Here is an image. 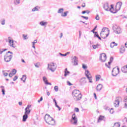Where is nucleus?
I'll use <instances>...</instances> for the list:
<instances>
[{"label": "nucleus", "mask_w": 127, "mask_h": 127, "mask_svg": "<svg viewBox=\"0 0 127 127\" xmlns=\"http://www.w3.org/2000/svg\"><path fill=\"white\" fill-rule=\"evenodd\" d=\"M72 96L75 101H80L82 99V94L80 93L79 90H74L72 92Z\"/></svg>", "instance_id": "f257e3e1"}, {"label": "nucleus", "mask_w": 127, "mask_h": 127, "mask_svg": "<svg viewBox=\"0 0 127 127\" xmlns=\"http://www.w3.org/2000/svg\"><path fill=\"white\" fill-rule=\"evenodd\" d=\"M45 121L47 124L51 125V126H54L55 125V120L48 114L45 115Z\"/></svg>", "instance_id": "f03ea898"}, {"label": "nucleus", "mask_w": 127, "mask_h": 127, "mask_svg": "<svg viewBox=\"0 0 127 127\" xmlns=\"http://www.w3.org/2000/svg\"><path fill=\"white\" fill-rule=\"evenodd\" d=\"M109 34H110V31L107 28H103L100 33L101 37L104 39L109 36Z\"/></svg>", "instance_id": "7ed1b4c3"}, {"label": "nucleus", "mask_w": 127, "mask_h": 127, "mask_svg": "<svg viewBox=\"0 0 127 127\" xmlns=\"http://www.w3.org/2000/svg\"><path fill=\"white\" fill-rule=\"evenodd\" d=\"M56 68H57V65H56V64L51 63L48 64L47 69L48 70H50V71H51V72H55Z\"/></svg>", "instance_id": "20e7f679"}, {"label": "nucleus", "mask_w": 127, "mask_h": 127, "mask_svg": "<svg viewBox=\"0 0 127 127\" xmlns=\"http://www.w3.org/2000/svg\"><path fill=\"white\" fill-rule=\"evenodd\" d=\"M104 8L106 11H113L114 6L113 5H109L108 3L104 4Z\"/></svg>", "instance_id": "39448f33"}, {"label": "nucleus", "mask_w": 127, "mask_h": 127, "mask_svg": "<svg viewBox=\"0 0 127 127\" xmlns=\"http://www.w3.org/2000/svg\"><path fill=\"white\" fill-rule=\"evenodd\" d=\"M119 73H120V68L118 67H115L113 68L112 71V76H113L114 77H116V76H117Z\"/></svg>", "instance_id": "423d86ee"}, {"label": "nucleus", "mask_w": 127, "mask_h": 127, "mask_svg": "<svg viewBox=\"0 0 127 127\" xmlns=\"http://www.w3.org/2000/svg\"><path fill=\"white\" fill-rule=\"evenodd\" d=\"M114 32L117 34H120L122 33V29L117 25L114 26L113 27Z\"/></svg>", "instance_id": "0eeeda50"}, {"label": "nucleus", "mask_w": 127, "mask_h": 127, "mask_svg": "<svg viewBox=\"0 0 127 127\" xmlns=\"http://www.w3.org/2000/svg\"><path fill=\"white\" fill-rule=\"evenodd\" d=\"M85 74L86 76L87 79H88L89 83H93V81H92V75H91L90 71H89V70H86L85 72Z\"/></svg>", "instance_id": "6e6552de"}, {"label": "nucleus", "mask_w": 127, "mask_h": 127, "mask_svg": "<svg viewBox=\"0 0 127 127\" xmlns=\"http://www.w3.org/2000/svg\"><path fill=\"white\" fill-rule=\"evenodd\" d=\"M12 59V55L9 54H6V55L4 56V60L5 61V62H10Z\"/></svg>", "instance_id": "1a4fd4ad"}, {"label": "nucleus", "mask_w": 127, "mask_h": 127, "mask_svg": "<svg viewBox=\"0 0 127 127\" xmlns=\"http://www.w3.org/2000/svg\"><path fill=\"white\" fill-rule=\"evenodd\" d=\"M122 101V97H119L116 98L115 101L114 102V105L116 108H118L120 106V102Z\"/></svg>", "instance_id": "9d476101"}, {"label": "nucleus", "mask_w": 127, "mask_h": 127, "mask_svg": "<svg viewBox=\"0 0 127 127\" xmlns=\"http://www.w3.org/2000/svg\"><path fill=\"white\" fill-rule=\"evenodd\" d=\"M100 60L101 62H106L107 60V55L105 53H102L100 56Z\"/></svg>", "instance_id": "9b49d317"}, {"label": "nucleus", "mask_w": 127, "mask_h": 127, "mask_svg": "<svg viewBox=\"0 0 127 127\" xmlns=\"http://www.w3.org/2000/svg\"><path fill=\"white\" fill-rule=\"evenodd\" d=\"M122 5H123V2L121 1L117 2L115 7L116 11H119L121 9Z\"/></svg>", "instance_id": "f8f14e48"}, {"label": "nucleus", "mask_w": 127, "mask_h": 127, "mask_svg": "<svg viewBox=\"0 0 127 127\" xmlns=\"http://www.w3.org/2000/svg\"><path fill=\"white\" fill-rule=\"evenodd\" d=\"M73 123H72L73 125H76L77 123H78V119H77V117H76V114L74 113L72 116V119H71V123L73 122Z\"/></svg>", "instance_id": "ddd939ff"}, {"label": "nucleus", "mask_w": 127, "mask_h": 127, "mask_svg": "<svg viewBox=\"0 0 127 127\" xmlns=\"http://www.w3.org/2000/svg\"><path fill=\"white\" fill-rule=\"evenodd\" d=\"M9 45L10 47H12L13 48H15V46L13 44V40H11V38L9 37L8 38Z\"/></svg>", "instance_id": "4468645a"}, {"label": "nucleus", "mask_w": 127, "mask_h": 127, "mask_svg": "<svg viewBox=\"0 0 127 127\" xmlns=\"http://www.w3.org/2000/svg\"><path fill=\"white\" fill-rule=\"evenodd\" d=\"M114 60V58L111 57L110 59V62H108V64H105V65L107 68H111V63L113 62V61Z\"/></svg>", "instance_id": "2eb2a0df"}, {"label": "nucleus", "mask_w": 127, "mask_h": 127, "mask_svg": "<svg viewBox=\"0 0 127 127\" xmlns=\"http://www.w3.org/2000/svg\"><path fill=\"white\" fill-rule=\"evenodd\" d=\"M72 61L74 63V65H78V58L76 56L72 57Z\"/></svg>", "instance_id": "dca6fc26"}, {"label": "nucleus", "mask_w": 127, "mask_h": 127, "mask_svg": "<svg viewBox=\"0 0 127 127\" xmlns=\"http://www.w3.org/2000/svg\"><path fill=\"white\" fill-rule=\"evenodd\" d=\"M103 89V84H99L96 87V90L97 92H100Z\"/></svg>", "instance_id": "f3484780"}, {"label": "nucleus", "mask_w": 127, "mask_h": 127, "mask_svg": "<svg viewBox=\"0 0 127 127\" xmlns=\"http://www.w3.org/2000/svg\"><path fill=\"white\" fill-rule=\"evenodd\" d=\"M80 82L82 85L86 84V83H87V80H86V77L82 78L80 80Z\"/></svg>", "instance_id": "a211bd4d"}, {"label": "nucleus", "mask_w": 127, "mask_h": 127, "mask_svg": "<svg viewBox=\"0 0 127 127\" xmlns=\"http://www.w3.org/2000/svg\"><path fill=\"white\" fill-rule=\"evenodd\" d=\"M121 70L123 72V73H127V64L122 67Z\"/></svg>", "instance_id": "6ab92c4d"}, {"label": "nucleus", "mask_w": 127, "mask_h": 127, "mask_svg": "<svg viewBox=\"0 0 127 127\" xmlns=\"http://www.w3.org/2000/svg\"><path fill=\"white\" fill-rule=\"evenodd\" d=\"M126 51V49L125 48V47L121 46V47L120 49V53H121V54H123V53H125V52Z\"/></svg>", "instance_id": "aec40b11"}, {"label": "nucleus", "mask_w": 127, "mask_h": 127, "mask_svg": "<svg viewBox=\"0 0 127 127\" xmlns=\"http://www.w3.org/2000/svg\"><path fill=\"white\" fill-rule=\"evenodd\" d=\"M69 74H70V71H68V69L66 68L64 70V77H67V76H68V75H69Z\"/></svg>", "instance_id": "412c9836"}, {"label": "nucleus", "mask_w": 127, "mask_h": 127, "mask_svg": "<svg viewBox=\"0 0 127 127\" xmlns=\"http://www.w3.org/2000/svg\"><path fill=\"white\" fill-rule=\"evenodd\" d=\"M115 46H118V44L116 43V42H113L110 44V47L111 48H114Z\"/></svg>", "instance_id": "4be33fe9"}, {"label": "nucleus", "mask_w": 127, "mask_h": 127, "mask_svg": "<svg viewBox=\"0 0 127 127\" xmlns=\"http://www.w3.org/2000/svg\"><path fill=\"white\" fill-rule=\"evenodd\" d=\"M28 118V115L27 114H25L23 116V122H26V120H27V118Z\"/></svg>", "instance_id": "5701e85b"}, {"label": "nucleus", "mask_w": 127, "mask_h": 127, "mask_svg": "<svg viewBox=\"0 0 127 127\" xmlns=\"http://www.w3.org/2000/svg\"><path fill=\"white\" fill-rule=\"evenodd\" d=\"M31 110L30 109H27L25 108V115H29L30 114Z\"/></svg>", "instance_id": "b1692460"}, {"label": "nucleus", "mask_w": 127, "mask_h": 127, "mask_svg": "<svg viewBox=\"0 0 127 127\" xmlns=\"http://www.w3.org/2000/svg\"><path fill=\"white\" fill-rule=\"evenodd\" d=\"M21 80L23 81V83H25V80H26V75H23L22 77L21 78Z\"/></svg>", "instance_id": "393cba45"}, {"label": "nucleus", "mask_w": 127, "mask_h": 127, "mask_svg": "<svg viewBox=\"0 0 127 127\" xmlns=\"http://www.w3.org/2000/svg\"><path fill=\"white\" fill-rule=\"evenodd\" d=\"M40 25H41V26H44V25H47V22L41 21L40 22Z\"/></svg>", "instance_id": "a878e982"}, {"label": "nucleus", "mask_w": 127, "mask_h": 127, "mask_svg": "<svg viewBox=\"0 0 127 127\" xmlns=\"http://www.w3.org/2000/svg\"><path fill=\"white\" fill-rule=\"evenodd\" d=\"M43 80L45 84H46V85L48 83V80H47V78H46V77L44 76L43 77Z\"/></svg>", "instance_id": "bb28decb"}, {"label": "nucleus", "mask_w": 127, "mask_h": 127, "mask_svg": "<svg viewBox=\"0 0 127 127\" xmlns=\"http://www.w3.org/2000/svg\"><path fill=\"white\" fill-rule=\"evenodd\" d=\"M100 46H101V45L99 44L92 45V47H93V49H97V48H99V47H100Z\"/></svg>", "instance_id": "cd10ccee"}, {"label": "nucleus", "mask_w": 127, "mask_h": 127, "mask_svg": "<svg viewBox=\"0 0 127 127\" xmlns=\"http://www.w3.org/2000/svg\"><path fill=\"white\" fill-rule=\"evenodd\" d=\"M68 12H68V11H66L64 13H62L61 16L64 17H65V16H67V13H68Z\"/></svg>", "instance_id": "c85d7f7f"}, {"label": "nucleus", "mask_w": 127, "mask_h": 127, "mask_svg": "<svg viewBox=\"0 0 127 127\" xmlns=\"http://www.w3.org/2000/svg\"><path fill=\"white\" fill-rule=\"evenodd\" d=\"M64 11V9L63 8H60L58 11V13H63V12Z\"/></svg>", "instance_id": "c756f323"}, {"label": "nucleus", "mask_w": 127, "mask_h": 127, "mask_svg": "<svg viewBox=\"0 0 127 127\" xmlns=\"http://www.w3.org/2000/svg\"><path fill=\"white\" fill-rule=\"evenodd\" d=\"M14 2L15 4H19V3H20V0H14Z\"/></svg>", "instance_id": "7c9ffc66"}, {"label": "nucleus", "mask_w": 127, "mask_h": 127, "mask_svg": "<svg viewBox=\"0 0 127 127\" xmlns=\"http://www.w3.org/2000/svg\"><path fill=\"white\" fill-rule=\"evenodd\" d=\"M2 72L3 75V76H4V77H6L8 75V73H7V72H5V70H2Z\"/></svg>", "instance_id": "2f4dec72"}, {"label": "nucleus", "mask_w": 127, "mask_h": 127, "mask_svg": "<svg viewBox=\"0 0 127 127\" xmlns=\"http://www.w3.org/2000/svg\"><path fill=\"white\" fill-rule=\"evenodd\" d=\"M101 79V75H96V81H99Z\"/></svg>", "instance_id": "473e14b6"}, {"label": "nucleus", "mask_w": 127, "mask_h": 127, "mask_svg": "<svg viewBox=\"0 0 127 127\" xmlns=\"http://www.w3.org/2000/svg\"><path fill=\"white\" fill-rule=\"evenodd\" d=\"M54 90L55 92H58V91H59V88L58 87V86H55L54 87Z\"/></svg>", "instance_id": "72a5a7b5"}, {"label": "nucleus", "mask_w": 127, "mask_h": 127, "mask_svg": "<svg viewBox=\"0 0 127 127\" xmlns=\"http://www.w3.org/2000/svg\"><path fill=\"white\" fill-rule=\"evenodd\" d=\"M23 38H24V39L25 40H26L27 39H28V37H27V35H23Z\"/></svg>", "instance_id": "f704fd0d"}, {"label": "nucleus", "mask_w": 127, "mask_h": 127, "mask_svg": "<svg viewBox=\"0 0 127 127\" xmlns=\"http://www.w3.org/2000/svg\"><path fill=\"white\" fill-rule=\"evenodd\" d=\"M38 10V8H37V6L35 7L32 10V11H37Z\"/></svg>", "instance_id": "c9c22d12"}, {"label": "nucleus", "mask_w": 127, "mask_h": 127, "mask_svg": "<svg viewBox=\"0 0 127 127\" xmlns=\"http://www.w3.org/2000/svg\"><path fill=\"white\" fill-rule=\"evenodd\" d=\"M1 24H2V25H4L5 24V20L4 19H2L1 22Z\"/></svg>", "instance_id": "e433bc0d"}, {"label": "nucleus", "mask_w": 127, "mask_h": 127, "mask_svg": "<svg viewBox=\"0 0 127 127\" xmlns=\"http://www.w3.org/2000/svg\"><path fill=\"white\" fill-rule=\"evenodd\" d=\"M105 119V117L104 116H100L99 118V121H103V120H104Z\"/></svg>", "instance_id": "4c0bfd02"}, {"label": "nucleus", "mask_w": 127, "mask_h": 127, "mask_svg": "<svg viewBox=\"0 0 127 127\" xmlns=\"http://www.w3.org/2000/svg\"><path fill=\"white\" fill-rule=\"evenodd\" d=\"M12 73H13V75H15V74H16V69H13L12 71Z\"/></svg>", "instance_id": "58836bf2"}, {"label": "nucleus", "mask_w": 127, "mask_h": 127, "mask_svg": "<svg viewBox=\"0 0 127 127\" xmlns=\"http://www.w3.org/2000/svg\"><path fill=\"white\" fill-rule=\"evenodd\" d=\"M95 19H96V20H100V17L99 16V14L96 15V16L95 17Z\"/></svg>", "instance_id": "ea45409f"}, {"label": "nucleus", "mask_w": 127, "mask_h": 127, "mask_svg": "<svg viewBox=\"0 0 127 127\" xmlns=\"http://www.w3.org/2000/svg\"><path fill=\"white\" fill-rule=\"evenodd\" d=\"M7 49H2L1 50H0V54H2V52H4V51H6Z\"/></svg>", "instance_id": "a19ab883"}, {"label": "nucleus", "mask_w": 127, "mask_h": 127, "mask_svg": "<svg viewBox=\"0 0 127 127\" xmlns=\"http://www.w3.org/2000/svg\"><path fill=\"white\" fill-rule=\"evenodd\" d=\"M35 43L34 42H32V47L35 49Z\"/></svg>", "instance_id": "79ce46f5"}, {"label": "nucleus", "mask_w": 127, "mask_h": 127, "mask_svg": "<svg viewBox=\"0 0 127 127\" xmlns=\"http://www.w3.org/2000/svg\"><path fill=\"white\" fill-rule=\"evenodd\" d=\"M95 37H99V35L98 34V32H95L94 34Z\"/></svg>", "instance_id": "37998d69"}, {"label": "nucleus", "mask_w": 127, "mask_h": 127, "mask_svg": "<svg viewBox=\"0 0 127 127\" xmlns=\"http://www.w3.org/2000/svg\"><path fill=\"white\" fill-rule=\"evenodd\" d=\"M81 17H82V18H84V19H86V20H88L89 18L88 17L84 16H81Z\"/></svg>", "instance_id": "c03bdc74"}, {"label": "nucleus", "mask_w": 127, "mask_h": 127, "mask_svg": "<svg viewBox=\"0 0 127 127\" xmlns=\"http://www.w3.org/2000/svg\"><path fill=\"white\" fill-rule=\"evenodd\" d=\"M110 114H113L114 113V109L111 108L110 111Z\"/></svg>", "instance_id": "a18cd8bd"}, {"label": "nucleus", "mask_w": 127, "mask_h": 127, "mask_svg": "<svg viewBox=\"0 0 127 127\" xmlns=\"http://www.w3.org/2000/svg\"><path fill=\"white\" fill-rule=\"evenodd\" d=\"M111 12H112V13H117L118 11H116V9L115 10L114 9V8H113V9H112V11H111Z\"/></svg>", "instance_id": "49530a36"}, {"label": "nucleus", "mask_w": 127, "mask_h": 127, "mask_svg": "<svg viewBox=\"0 0 127 127\" xmlns=\"http://www.w3.org/2000/svg\"><path fill=\"white\" fill-rule=\"evenodd\" d=\"M30 108H31V105H28L27 107L26 108V109H27V110H29V109H30Z\"/></svg>", "instance_id": "de8ad7c7"}, {"label": "nucleus", "mask_w": 127, "mask_h": 127, "mask_svg": "<svg viewBox=\"0 0 127 127\" xmlns=\"http://www.w3.org/2000/svg\"><path fill=\"white\" fill-rule=\"evenodd\" d=\"M74 111H75V112H76V113L79 112V108H74Z\"/></svg>", "instance_id": "09e8293b"}, {"label": "nucleus", "mask_w": 127, "mask_h": 127, "mask_svg": "<svg viewBox=\"0 0 127 127\" xmlns=\"http://www.w3.org/2000/svg\"><path fill=\"white\" fill-rule=\"evenodd\" d=\"M18 78V77H17V76H15L13 78V81H16V80H17Z\"/></svg>", "instance_id": "8fccbe9b"}, {"label": "nucleus", "mask_w": 127, "mask_h": 127, "mask_svg": "<svg viewBox=\"0 0 127 127\" xmlns=\"http://www.w3.org/2000/svg\"><path fill=\"white\" fill-rule=\"evenodd\" d=\"M42 100H43V98H42V97H41L40 99V100H38V103H40V102H41L42 101Z\"/></svg>", "instance_id": "3c124183"}, {"label": "nucleus", "mask_w": 127, "mask_h": 127, "mask_svg": "<svg viewBox=\"0 0 127 127\" xmlns=\"http://www.w3.org/2000/svg\"><path fill=\"white\" fill-rule=\"evenodd\" d=\"M35 66L36 68H39V64H35Z\"/></svg>", "instance_id": "603ef678"}, {"label": "nucleus", "mask_w": 127, "mask_h": 127, "mask_svg": "<svg viewBox=\"0 0 127 127\" xmlns=\"http://www.w3.org/2000/svg\"><path fill=\"white\" fill-rule=\"evenodd\" d=\"M67 83L68 86H72V83H71L69 81H67Z\"/></svg>", "instance_id": "864d4df0"}, {"label": "nucleus", "mask_w": 127, "mask_h": 127, "mask_svg": "<svg viewBox=\"0 0 127 127\" xmlns=\"http://www.w3.org/2000/svg\"><path fill=\"white\" fill-rule=\"evenodd\" d=\"M82 68H83V69H86L87 68V65H86L85 64H83L82 65Z\"/></svg>", "instance_id": "5fc2aeb1"}, {"label": "nucleus", "mask_w": 127, "mask_h": 127, "mask_svg": "<svg viewBox=\"0 0 127 127\" xmlns=\"http://www.w3.org/2000/svg\"><path fill=\"white\" fill-rule=\"evenodd\" d=\"M12 76H13V74L11 72H10L9 74V77H10V78H11V77H12Z\"/></svg>", "instance_id": "6e6d98bb"}, {"label": "nucleus", "mask_w": 127, "mask_h": 127, "mask_svg": "<svg viewBox=\"0 0 127 127\" xmlns=\"http://www.w3.org/2000/svg\"><path fill=\"white\" fill-rule=\"evenodd\" d=\"M96 28H97V26H96L92 30V32H93V33H95V30H96Z\"/></svg>", "instance_id": "4d7b16f0"}, {"label": "nucleus", "mask_w": 127, "mask_h": 127, "mask_svg": "<svg viewBox=\"0 0 127 127\" xmlns=\"http://www.w3.org/2000/svg\"><path fill=\"white\" fill-rule=\"evenodd\" d=\"M124 102H125V103H127V96L125 97L124 98Z\"/></svg>", "instance_id": "13d9d810"}, {"label": "nucleus", "mask_w": 127, "mask_h": 127, "mask_svg": "<svg viewBox=\"0 0 127 127\" xmlns=\"http://www.w3.org/2000/svg\"><path fill=\"white\" fill-rule=\"evenodd\" d=\"M60 54L61 55V56H67V54H61V53H60Z\"/></svg>", "instance_id": "bf43d9fd"}, {"label": "nucleus", "mask_w": 127, "mask_h": 127, "mask_svg": "<svg viewBox=\"0 0 127 127\" xmlns=\"http://www.w3.org/2000/svg\"><path fill=\"white\" fill-rule=\"evenodd\" d=\"M4 92H5L4 89H2V95H5V93Z\"/></svg>", "instance_id": "052dcab7"}, {"label": "nucleus", "mask_w": 127, "mask_h": 127, "mask_svg": "<svg viewBox=\"0 0 127 127\" xmlns=\"http://www.w3.org/2000/svg\"><path fill=\"white\" fill-rule=\"evenodd\" d=\"M63 37V33H61L60 35V38H62Z\"/></svg>", "instance_id": "680f3d73"}, {"label": "nucleus", "mask_w": 127, "mask_h": 127, "mask_svg": "<svg viewBox=\"0 0 127 127\" xmlns=\"http://www.w3.org/2000/svg\"><path fill=\"white\" fill-rule=\"evenodd\" d=\"M56 108H58L59 109V111H61V108H60V107H59V106H57Z\"/></svg>", "instance_id": "e2e57ef3"}, {"label": "nucleus", "mask_w": 127, "mask_h": 127, "mask_svg": "<svg viewBox=\"0 0 127 127\" xmlns=\"http://www.w3.org/2000/svg\"><path fill=\"white\" fill-rule=\"evenodd\" d=\"M56 108H58L59 109V111H61V108H60V107H59V106H57Z\"/></svg>", "instance_id": "0e129e2a"}, {"label": "nucleus", "mask_w": 127, "mask_h": 127, "mask_svg": "<svg viewBox=\"0 0 127 127\" xmlns=\"http://www.w3.org/2000/svg\"><path fill=\"white\" fill-rule=\"evenodd\" d=\"M125 108L126 109H127V102L125 103Z\"/></svg>", "instance_id": "69168bd1"}, {"label": "nucleus", "mask_w": 127, "mask_h": 127, "mask_svg": "<svg viewBox=\"0 0 127 127\" xmlns=\"http://www.w3.org/2000/svg\"><path fill=\"white\" fill-rule=\"evenodd\" d=\"M47 96H50V92H49V91H47Z\"/></svg>", "instance_id": "338daca9"}, {"label": "nucleus", "mask_w": 127, "mask_h": 127, "mask_svg": "<svg viewBox=\"0 0 127 127\" xmlns=\"http://www.w3.org/2000/svg\"><path fill=\"white\" fill-rule=\"evenodd\" d=\"M34 43H37V40L36 39L34 40V41L33 42Z\"/></svg>", "instance_id": "774afa93"}]
</instances>
